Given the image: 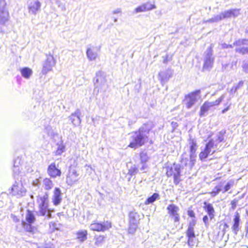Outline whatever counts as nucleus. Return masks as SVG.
I'll return each instance as SVG.
<instances>
[{"label":"nucleus","mask_w":248,"mask_h":248,"mask_svg":"<svg viewBox=\"0 0 248 248\" xmlns=\"http://www.w3.org/2000/svg\"><path fill=\"white\" fill-rule=\"evenodd\" d=\"M151 129L150 125L144 124L138 131L132 132L128 147L136 149L144 145L148 140V134Z\"/></svg>","instance_id":"obj_1"},{"label":"nucleus","mask_w":248,"mask_h":248,"mask_svg":"<svg viewBox=\"0 0 248 248\" xmlns=\"http://www.w3.org/2000/svg\"><path fill=\"white\" fill-rule=\"evenodd\" d=\"M239 9H232L222 12L219 15H215L206 22H218L223 19L231 17H236L240 15Z\"/></svg>","instance_id":"obj_2"},{"label":"nucleus","mask_w":248,"mask_h":248,"mask_svg":"<svg viewBox=\"0 0 248 248\" xmlns=\"http://www.w3.org/2000/svg\"><path fill=\"white\" fill-rule=\"evenodd\" d=\"M48 194L46 192L43 196H39L37 199L39 206V214L40 216H46L50 218L51 214L48 209Z\"/></svg>","instance_id":"obj_3"},{"label":"nucleus","mask_w":248,"mask_h":248,"mask_svg":"<svg viewBox=\"0 0 248 248\" xmlns=\"http://www.w3.org/2000/svg\"><path fill=\"white\" fill-rule=\"evenodd\" d=\"M214 60L215 58L213 54L212 45H211L204 53L203 58V70L207 71L210 70L213 67Z\"/></svg>","instance_id":"obj_4"},{"label":"nucleus","mask_w":248,"mask_h":248,"mask_svg":"<svg viewBox=\"0 0 248 248\" xmlns=\"http://www.w3.org/2000/svg\"><path fill=\"white\" fill-rule=\"evenodd\" d=\"M200 93L201 90H197L185 95L183 102L187 108L189 109L195 105L200 98Z\"/></svg>","instance_id":"obj_5"},{"label":"nucleus","mask_w":248,"mask_h":248,"mask_svg":"<svg viewBox=\"0 0 248 248\" xmlns=\"http://www.w3.org/2000/svg\"><path fill=\"white\" fill-rule=\"evenodd\" d=\"M180 168L181 167L179 164H173L172 166L167 168L166 172L167 176L170 177L173 176L174 183L176 185H177L181 181Z\"/></svg>","instance_id":"obj_6"},{"label":"nucleus","mask_w":248,"mask_h":248,"mask_svg":"<svg viewBox=\"0 0 248 248\" xmlns=\"http://www.w3.org/2000/svg\"><path fill=\"white\" fill-rule=\"evenodd\" d=\"M27 190L23 186L21 181H16L11 188L13 195L17 198H21L25 195Z\"/></svg>","instance_id":"obj_7"},{"label":"nucleus","mask_w":248,"mask_h":248,"mask_svg":"<svg viewBox=\"0 0 248 248\" xmlns=\"http://www.w3.org/2000/svg\"><path fill=\"white\" fill-rule=\"evenodd\" d=\"M111 223L108 221L102 223L95 222L90 225V228L94 231L105 232L111 228Z\"/></svg>","instance_id":"obj_8"},{"label":"nucleus","mask_w":248,"mask_h":248,"mask_svg":"<svg viewBox=\"0 0 248 248\" xmlns=\"http://www.w3.org/2000/svg\"><path fill=\"white\" fill-rule=\"evenodd\" d=\"M10 18L9 13L5 6H0V32H4L2 26H6V23Z\"/></svg>","instance_id":"obj_9"},{"label":"nucleus","mask_w":248,"mask_h":248,"mask_svg":"<svg viewBox=\"0 0 248 248\" xmlns=\"http://www.w3.org/2000/svg\"><path fill=\"white\" fill-rule=\"evenodd\" d=\"M55 63L56 62L53 56L51 55H47L43 64L42 73L46 75L48 72L51 71Z\"/></svg>","instance_id":"obj_10"},{"label":"nucleus","mask_w":248,"mask_h":248,"mask_svg":"<svg viewBox=\"0 0 248 248\" xmlns=\"http://www.w3.org/2000/svg\"><path fill=\"white\" fill-rule=\"evenodd\" d=\"M248 45V40L242 39L238 40L233 43L234 46H236V51L242 54L248 53V47L245 46V45Z\"/></svg>","instance_id":"obj_11"},{"label":"nucleus","mask_w":248,"mask_h":248,"mask_svg":"<svg viewBox=\"0 0 248 248\" xmlns=\"http://www.w3.org/2000/svg\"><path fill=\"white\" fill-rule=\"evenodd\" d=\"M190 145V161L189 165L191 167L194 165L195 162V158L197 156L196 151L197 150L196 141L193 139H190L189 141Z\"/></svg>","instance_id":"obj_12"},{"label":"nucleus","mask_w":248,"mask_h":248,"mask_svg":"<svg viewBox=\"0 0 248 248\" xmlns=\"http://www.w3.org/2000/svg\"><path fill=\"white\" fill-rule=\"evenodd\" d=\"M168 213L170 217L174 219V222H178L180 220V216L178 213L179 208L174 204H169L167 208Z\"/></svg>","instance_id":"obj_13"},{"label":"nucleus","mask_w":248,"mask_h":248,"mask_svg":"<svg viewBox=\"0 0 248 248\" xmlns=\"http://www.w3.org/2000/svg\"><path fill=\"white\" fill-rule=\"evenodd\" d=\"M79 174L76 170L71 169L66 177V183L69 186H72L79 180Z\"/></svg>","instance_id":"obj_14"},{"label":"nucleus","mask_w":248,"mask_h":248,"mask_svg":"<svg viewBox=\"0 0 248 248\" xmlns=\"http://www.w3.org/2000/svg\"><path fill=\"white\" fill-rule=\"evenodd\" d=\"M173 75V72L171 70L168 69L165 71H161L158 74L159 80L161 84L164 85L169 80Z\"/></svg>","instance_id":"obj_15"},{"label":"nucleus","mask_w":248,"mask_h":248,"mask_svg":"<svg viewBox=\"0 0 248 248\" xmlns=\"http://www.w3.org/2000/svg\"><path fill=\"white\" fill-rule=\"evenodd\" d=\"M41 3L37 0H31L28 2V8L29 12L31 14L35 15L40 10Z\"/></svg>","instance_id":"obj_16"},{"label":"nucleus","mask_w":248,"mask_h":248,"mask_svg":"<svg viewBox=\"0 0 248 248\" xmlns=\"http://www.w3.org/2000/svg\"><path fill=\"white\" fill-rule=\"evenodd\" d=\"M47 171L48 175L52 178L60 176L62 173L61 170L56 167L54 163H52L49 165Z\"/></svg>","instance_id":"obj_17"},{"label":"nucleus","mask_w":248,"mask_h":248,"mask_svg":"<svg viewBox=\"0 0 248 248\" xmlns=\"http://www.w3.org/2000/svg\"><path fill=\"white\" fill-rule=\"evenodd\" d=\"M62 201V198L61 191L59 188L56 187L53 192L52 202L54 205L57 206L60 204Z\"/></svg>","instance_id":"obj_18"},{"label":"nucleus","mask_w":248,"mask_h":248,"mask_svg":"<svg viewBox=\"0 0 248 248\" xmlns=\"http://www.w3.org/2000/svg\"><path fill=\"white\" fill-rule=\"evenodd\" d=\"M80 111L79 109H78L76 111L72 113L70 116L69 119L71 123L75 126H77L81 123V120L80 119Z\"/></svg>","instance_id":"obj_19"},{"label":"nucleus","mask_w":248,"mask_h":248,"mask_svg":"<svg viewBox=\"0 0 248 248\" xmlns=\"http://www.w3.org/2000/svg\"><path fill=\"white\" fill-rule=\"evenodd\" d=\"M203 209L207 213L210 219L212 220L215 217V211L214 208L212 204L210 203H207L205 202L203 203Z\"/></svg>","instance_id":"obj_20"},{"label":"nucleus","mask_w":248,"mask_h":248,"mask_svg":"<svg viewBox=\"0 0 248 248\" xmlns=\"http://www.w3.org/2000/svg\"><path fill=\"white\" fill-rule=\"evenodd\" d=\"M240 217L239 214L238 212H236L234 215V217L233 218V224L232 227V229L233 232V233L236 235L238 233V232L239 231V223L240 221Z\"/></svg>","instance_id":"obj_21"},{"label":"nucleus","mask_w":248,"mask_h":248,"mask_svg":"<svg viewBox=\"0 0 248 248\" xmlns=\"http://www.w3.org/2000/svg\"><path fill=\"white\" fill-rule=\"evenodd\" d=\"M214 106V104L211 102H205L204 104L201 106L200 115L201 117L205 116V113L207 112L210 108L211 107Z\"/></svg>","instance_id":"obj_22"},{"label":"nucleus","mask_w":248,"mask_h":248,"mask_svg":"<svg viewBox=\"0 0 248 248\" xmlns=\"http://www.w3.org/2000/svg\"><path fill=\"white\" fill-rule=\"evenodd\" d=\"M86 55L88 59L91 61H95L98 57L97 52L93 48H87Z\"/></svg>","instance_id":"obj_23"},{"label":"nucleus","mask_w":248,"mask_h":248,"mask_svg":"<svg viewBox=\"0 0 248 248\" xmlns=\"http://www.w3.org/2000/svg\"><path fill=\"white\" fill-rule=\"evenodd\" d=\"M129 223L139 224L140 220V215L135 211H131L129 215Z\"/></svg>","instance_id":"obj_24"},{"label":"nucleus","mask_w":248,"mask_h":248,"mask_svg":"<svg viewBox=\"0 0 248 248\" xmlns=\"http://www.w3.org/2000/svg\"><path fill=\"white\" fill-rule=\"evenodd\" d=\"M88 232L86 230L79 231L77 232V239L81 242L85 241L87 238Z\"/></svg>","instance_id":"obj_25"},{"label":"nucleus","mask_w":248,"mask_h":248,"mask_svg":"<svg viewBox=\"0 0 248 248\" xmlns=\"http://www.w3.org/2000/svg\"><path fill=\"white\" fill-rule=\"evenodd\" d=\"M22 76L25 78H29L32 73L31 69L28 67H24L20 70Z\"/></svg>","instance_id":"obj_26"},{"label":"nucleus","mask_w":248,"mask_h":248,"mask_svg":"<svg viewBox=\"0 0 248 248\" xmlns=\"http://www.w3.org/2000/svg\"><path fill=\"white\" fill-rule=\"evenodd\" d=\"M26 219L29 223H33L35 220L34 214L30 210H27L26 215Z\"/></svg>","instance_id":"obj_27"},{"label":"nucleus","mask_w":248,"mask_h":248,"mask_svg":"<svg viewBox=\"0 0 248 248\" xmlns=\"http://www.w3.org/2000/svg\"><path fill=\"white\" fill-rule=\"evenodd\" d=\"M43 185L46 190H50L54 186L53 182L49 178H45L43 181Z\"/></svg>","instance_id":"obj_28"},{"label":"nucleus","mask_w":248,"mask_h":248,"mask_svg":"<svg viewBox=\"0 0 248 248\" xmlns=\"http://www.w3.org/2000/svg\"><path fill=\"white\" fill-rule=\"evenodd\" d=\"M96 76V79L95 80V82H94L95 85L99 83L104 85L106 83V79L101 76V72L99 71L97 72Z\"/></svg>","instance_id":"obj_29"},{"label":"nucleus","mask_w":248,"mask_h":248,"mask_svg":"<svg viewBox=\"0 0 248 248\" xmlns=\"http://www.w3.org/2000/svg\"><path fill=\"white\" fill-rule=\"evenodd\" d=\"M159 195L158 193H155L151 197L146 199L145 202V204H149L153 203L157 199H159Z\"/></svg>","instance_id":"obj_30"},{"label":"nucleus","mask_w":248,"mask_h":248,"mask_svg":"<svg viewBox=\"0 0 248 248\" xmlns=\"http://www.w3.org/2000/svg\"><path fill=\"white\" fill-rule=\"evenodd\" d=\"M21 224L26 231L29 232H33V228L31 225L32 223H27L24 221H22Z\"/></svg>","instance_id":"obj_31"},{"label":"nucleus","mask_w":248,"mask_h":248,"mask_svg":"<svg viewBox=\"0 0 248 248\" xmlns=\"http://www.w3.org/2000/svg\"><path fill=\"white\" fill-rule=\"evenodd\" d=\"M217 147V145L215 144V141L213 140H210L206 144L205 148L206 150L209 151L211 153L212 149Z\"/></svg>","instance_id":"obj_32"},{"label":"nucleus","mask_w":248,"mask_h":248,"mask_svg":"<svg viewBox=\"0 0 248 248\" xmlns=\"http://www.w3.org/2000/svg\"><path fill=\"white\" fill-rule=\"evenodd\" d=\"M139 224L135 223H129L128 232L129 233L134 234L137 230Z\"/></svg>","instance_id":"obj_33"},{"label":"nucleus","mask_w":248,"mask_h":248,"mask_svg":"<svg viewBox=\"0 0 248 248\" xmlns=\"http://www.w3.org/2000/svg\"><path fill=\"white\" fill-rule=\"evenodd\" d=\"M16 164V162H15L13 168V175L14 177L18 176L20 172V167Z\"/></svg>","instance_id":"obj_34"},{"label":"nucleus","mask_w":248,"mask_h":248,"mask_svg":"<svg viewBox=\"0 0 248 248\" xmlns=\"http://www.w3.org/2000/svg\"><path fill=\"white\" fill-rule=\"evenodd\" d=\"M222 186L221 185H218L216 186L211 193L212 196L213 197L216 196L220 191H222Z\"/></svg>","instance_id":"obj_35"},{"label":"nucleus","mask_w":248,"mask_h":248,"mask_svg":"<svg viewBox=\"0 0 248 248\" xmlns=\"http://www.w3.org/2000/svg\"><path fill=\"white\" fill-rule=\"evenodd\" d=\"M65 151V146L62 144L58 145L57 149L56 151L55 155H61Z\"/></svg>","instance_id":"obj_36"},{"label":"nucleus","mask_w":248,"mask_h":248,"mask_svg":"<svg viewBox=\"0 0 248 248\" xmlns=\"http://www.w3.org/2000/svg\"><path fill=\"white\" fill-rule=\"evenodd\" d=\"M229 228V225L226 223H221L219 226V229L221 231L222 236L225 234L227 229Z\"/></svg>","instance_id":"obj_37"},{"label":"nucleus","mask_w":248,"mask_h":248,"mask_svg":"<svg viewBox=\"0 0 248 248\" xmlns=\"http://www.w3.org/2000/svg\"><path fill=\"white\" fill-rule=\"evenodd\" d=\"M211 153L209 151L206 150V149L205 148L203 151H202L201 152V153L199 155V157L202 160H204L205 158H206L208 156V155Z\"/></svg>","instance_id":"obj_38"},{"label":"nucleus","mask_w":248,"mask_h":248,"mask_svg":"<svg viewBox=\"0 0 248 248\" xmlns=\"http://www.w3.org/2000/svg\"><path fill=\"white\" fill-rule=\"evenodd\" d=\"M182 164H184L185 166L188 167L189 169H191L193 167L194 165L190 167V166L189 165L190 160H189V159L187 157L184 158V155H182Z\"/></svg>","instance_id":"obj_39"},{"label":"nucleus","mask_w":248,"mask_h":248,"mask_svg":"<svg viewBox=\"0 0 248 248\" xmlns=\"http://www.w3.org/2000/svg\"><path fill=\"white\" fill-rule=\"evenodd\" d=\"M186 236L190 238V237H195L194 228L188 227L187 230L186 231Z\"/></svg>","instance_id":"obj_40"},{"label":"nucleus","mask_w":248,"mask_h":248,"mask_svg":"<svg viewBox=\"0 0 248 248\" xmlns=\"http://www.w3.org/2000/svg\"><path fill=\"white\" fill-rule=\"evenodd\" d=\"M225 133L226 132L224 130H221L217 134V141L218 142L223 141L224 140V136Z\"/></svg>","instance_id":"obj_41"},{"label":"nucleus","mask_w":248,"mask_h":248,"mask_svg":"<svg viewBox=\"0 0 248 248\" xmlns=\"http://www.w3.org/2000/svg\"><path fill=\"white\" fill-rule=\"evenodd\" d=\"M233 183L234 182L232 181H230L228 182L224 186L223 190L222 191V193H224L228 191L231 188V187L233 186Z\"/></svg>","instance_id":"obj_42"},{"label":"nucleus","mask_w":248,"mask_h":248,"mask_svg":"<svg viewBox=\"0 0 248 248\" xmlns=\"http://www.w3.org/2000/svg\"><path fill=\"white\" fill-rule=\"evenodd\" d=\"M138 172V169L135 165L131 166L129 169L128 174L132 176L136 174Z\"/></svg>","instance_id":"obj_43"},{"label":"nucleus","mask_w":248,"mask_h":248,"mask_svg":"<svg viewBox=\"0 0 248 248\" xmlns=\"http://www.w3.org/2000/svg\"><path fill=\"white\" fill-rule=\"evenodd\" d=\"M140 157L141 163H146L148 159L147 155L146 153L145 152L141 153L140 155Z\"/></svg>","instance_id":"obj_44"},{"label":"nucleus","mask_w":248,"mask_h":248,"mask_svg":"<svg viewBox=\"0 0 248 248\" xmlns=\"http://www.w3.org/2000/svg\"><path fill=\"white\" fill-rule=\"evenodd\" d=\"M144 6L145 7V8L146 9V11H149L154 9H155L156 8V6L154 4H152L150 2H147L145 3H144Z\"/></svg>","instance_id":"obj_45"},{"label":"nucleus","mask_w":248,"mask_h":248,"mask_svg":"<svg viewBox=\"0 0 248 248\" xmlns=\"http://www.w3.org/2000/svg\"><path fill=\"white\" fill-rule=\"evenodd\" d=\"M105 236L103 235H99L96 237L95 244L97 245L102 244L105 240Z\"/></svg>","instance_id":"obj_46"},{"label":"nucleus","mask_w":248,"mask_h":248,"mask_svg":"<svg viewBox=\"0 0 248 248\" xmlns=\"http://www.w3.org/2000/svg\"><path fill=\"white\" fill-rule=\"evenodd\" d=\"M225 98V95L222 94L218 99L216 100L215 101L211 102L212 103L214 104V106L219 105L223 99Z\"/></svg>","instance_id":"obj_47"},{"label":"nucleus","mask_w":248,"mask_h":248,"mask_svg":"<svg viewBox=\"0 0 248 248\" xmlns=\"http://www.w3.org/2000/svg\"><path fill=\"white\" fill-rule=\"evenodd\" d=\"M145 11H146V9L145 8V7H144L143 4L142 5L137 7L135 9V12L136 13H140V12H145Z\"/></svg>","instance_id":"obj_48"},{"label":"nucleus","mask_w":248,"mask_h":248,"mask_svg":"<svg viewBox=\"0 0 248 248\" xmlns=\"http://www.w3.org/2000/svg\"><path fill=\"white\" fill-rule=\"evenodd\" d=\"M210 219L209 217H208V216L205 215L203 217V221L204 223V225L206 227H208L209 225V219Z\"/></svg>","instance_id":"obj_49"},{"label":"nucleus","mask_w":248,"mask_h":248,"mask_svg":"<svg viewBox=\"0 0 248 248\" xmlns=\"http://www.w3.org/2000/svg\"><path fill=\"white\" fill-rule=\"evenodd\" d=\"M142 165L140 168V170L144 172H145L148 170V166L145 164V163H142Z\"/></svg>","instance_id":"obj_50"},{"label":"nucleus","mask_w":248,"mask_h":248,"mask_svg":"<svg viewBox=\"0 0 248 248\" xmlns=\"http://www.w3.org/2000/svg\"><path fill=\"white\" fill-rule=\"evenodd\" d=\"M188 238V239L187 244L189 246H190V247H192L194 245V243L193 242V240L195 237H190V238L189 237Z\"/></svg>","instance_id":"obj_51"},{"label":"nucleus","mask_w":248,"mask_h":248,"mask_svg":"<svg viewBox=\"0 0 248 248\" xmlns=\"http://www.w3.org/2000/svg\"><path fill=\"white\" fill-rule=\"evenodd\" d=\"M196 224V220L195 219H192L189 222L188 227L194 228Z\"/></svg>","instance_id":"obj_52"},{"label":"nucleus","mask_w":248,"mask_h":248,"mask_svg":"<svg viewBox=\"0 0 248 248\" xmlns=\"http://www.w3.org/2000/svg\"><path fill=\"white\" fill-rule=\"evenodd\" d=\"M243 81H239V82L238 83V84L236 86H234V87H235V88H234V93H235V92L237 91V90L238 89H239V88H240V87H242V85H243Z\"/></svg>","instance_id":"obj_53"},{"label":"nucleus","mask_w":248,"mask_h":248,"mask_svg":"<svg viewBox=\"0 0 248 248\" xmlns=\"http://www.w3.org/2000/svg\"><path fill=\"white\" fill-rule=\"evenodd\" d=\"M188 215L191 217H195V213H194V211L192 210H188Z\"/></svg>","instance_id":"obj_54"},{"label":"nucleus","mask_w":248,"mask_h":248,"mask_svg":"<svg viewBox=\"0 0 248 248\" xmlns=\"http://www.w3.org/2000/svg\"><path fill=\"white\" fill-rule=\"evenodd\" d=\"M243 68L245 71L247 72H248V62H246L243 65Z\"/></svg>","instance_id":"obj_55"},{"label":"nucleus","mask_w":248,"mask_h":248,"mask_svg":"<svg viewBox=\"0 0 248 248\" xmlns=\"http://www.w3.org/2000/svg\"><path fill=\"white\" fill-rule=\"evenodd\" d=\"M12 217H13V220L14 222H18L19 221V219L17 217H16L15 216H13V215H12Z\"/></svg>","instance_id":"obj_56"},{"label":"nucleus","mask_w":248,"mask_h":248,"mask_svg":"<svg viewBox=\"0 0 248 248\" xmlns=\"http://www.w3.org/2000/svg\"><path fill=\"white\" fill-rule=\"evenodd\" d=\"M121 12V10L120 9H117L113 11V14H116L120 13Z\"/></svg>","instance_id":"obj_57"},{"label":"nucleus","mask_w":248,"mask_h":248,"mask_svg":"<svg viewBox=\"0 0 248 248\" xmlns=\"http://www.w3.org/2000/svg\"><path fill=\"white\" fill-rule=\"evenodd\" d=\"M222 46L223 48H228L229 47H232V46L231 45H227L226 44H224Z\"/></svg>","instance_id":"obj_58"},{"label":"nucleus","mask_w":248,"mask_h":248,"mask_svg":"<svg viewBox=\"0 0 248 248\" xmlns=\"http://www.w3.org/2000/svg\"><path fill=\"white\" fill-rule=\"evenodd\" d=\"M230 108V106L227 107L226 108H225L224 109L222 110V113H225L226 112H227Z\"/></svg>","instance_id":"obj_59"},{"label":"nucleus","mask_w":248,"mask_h":248,"mask_svg":"<svg viewBox=\"0 0 248 248\" xmlns=\"http://www.w3.org/2000/svg\"><path fill=\"white\" fill-rule=\"evenodd\" d=\"M231 203L232 205V208L233 209L235 208L236 207V202L234 201H232Z\"/></svg>","instance_id":"obj_60"},{"label":"nucleus","mask_w":248,"mask_h":248,"mask_svg":"<svg viewBox=\"0 0 248 248\" xmlns=\"http://www.w3.org/2000/svg\"><path fill=\"white\" fill-rule=\"evenodd\" d=\"M32 185L34 186H37L38 185V182L36 181H34L32 182Z\"/></svg>","instance_id":"obj_61"},{"label":"nucleus","mask_w":248,"mask_h":248,"mask_svg":"<svg viewBox=\"0 0 248 248\" xmlns=\"http://www.w3.org/2000/svg\"><path fill=\"white\" fill-rule=\"evenodd\" d=\"M234 88H235V87H234V86H233V87L232 88V89L231 90V93H233V92H234Z\"/></svg>","instance_id":"obj_62"},{"label":"nucleus","mask_w":248,"mask_h":248,"mask_svg":"<svg viewBox=\"0 0 248 248\" xmlns=\"http://www.w3.org/2000/svg\"><path fill=\"white\" fill-rule=\"evenodd\" d=\"M114 21L115 22H116L117 21V18H115Z\"/></svg>","instance_id":"obj_63"},{"label":"nucleus","mask_w":248,"mask_h":248,"mask_svg":"<svg viewBox=\"0 0 248 248\" xmlns=\"http://www.w3.org/2000/svg\"><path fill=\"white\" fill-rule=\"evenodd\" d=\"M30 197L31 199H33V196L32 195H30Z\"/></svg>","instance_id":"obj_64"}]
</instances>
